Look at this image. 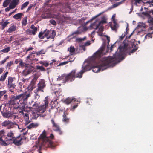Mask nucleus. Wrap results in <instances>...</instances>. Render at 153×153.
I'll return each mask as SVG.
<instances>
[{
	"label": "nucleus",
	"instance_id": "79ce46f5",
	"mask_svg": "<svg viewBox=\"0 0 153 153\" xmlns=\"http://www.w3.org/2000/svg\"><path fill=\"white\" fill-rule=\"evenodd\" d=\"M44 34V33L40 32L39 33V37L41 39H43L44 38V36H43V35Z\"/></svg>",
	"mask_w": 153,
	"mask_h": 153
},
{
	"label": "nucleus",
	"instance_id": "20e7f679",
	"mask_svg": "<svg viewBox=\"0 0 153 153\" xmlns=\"http://www.w3.org/2000/svg\"><path fill=\"white\" fill-rule=\"evenodd\" d=\"M44 103L42 105L39 106L38 105L35 103L34 104L32 107H29V108H32L34 109L33 111H35L40 114L44 113L46 110V108L48 105V102L46 100L44 101Z\"/></svg>",
	"mask_w": 153,
	"mask_h": 153
},
{
	"label": "nucleus",
	"instance_id": "f8f14e48",
	"mask_svg": "<svg viewBox=\"0 0 153 153\" xmlns=\"http://www.w3.org/2000/svg\"><path fill=\"white\" fill-rule=\"evenodd\" d=\"M4 133H5V132ZM4 135L5 137V138H4V139H5V140H4V141L5 142V141L11 140L12 141L13 140L15 137H14V134L12 131H10V132H8L7 134V137H6L4 134Z\"/></svg>",
	"mask_w": 153,
	"mask_h": 153
},
{
	"label": "nucleus",
	"instance_id": "6ab92c4d",
	"mask_svg": "<svg viewBox=\"0 0 153 153\" xmlns=\"http://www.w3.org/2000/svg\"><path fill=\"white\" fill-rule=\"evenodd\" d=\"M109 26L112 30H115V31L117 30V27L116 22H114L113 23V24L109 22Z\"/></svg>",
	"mask_w": 153,
	"mask_h": 153
},
{
	"label": "nucleus",
	"instance_id": "423d86ee",
	"mask_svg": "<svg viewBox=\"0 0 153 153\" xmlns=\"http://www.w3.org/2000/svg\"><path fill=\"white\" fill-rule=\"evenodd\" d=\"M25 107L22 106L21 107L18 106L16 108L18 109L19 114L20 115H23L24 117L26 120V123L27 124L30 123V121L29 120L28 114L26 112L25 108Z\"/></svg>",
	"mask_w": 153,
	"mask_h": 153
},
{
	"label": "nucleus",
	"instance_id": "c9c22d12",
	"mask_svg": "<svg viewBox=\"0 0 153 153\" xmlns=\"http://www.w3.org/2000/svg\"><path fill=\"white\" fill-rule=\"evenodd\" d=\"M35 54L37 55H40L41 54H45V52L43 50H42L36 52Z\"/></svg>",
	"mask_w": 153,
	"mask_h": 153
},
{
	"label": "nucleus",
	"instance_id": "c03bdc74",
	"mask_svg": "<svg viewBox=\"0 0 153 153\" xmlns=\"http://www.w3.org/2000/svg\"><path fill=\"white\" fill-rule=\"evenodd\" d=\"M6 92L7 91H0V99L1 98L2 96L6 93Z\"/></svg>",
	"mask_w": 153,
	"mask_h": 153
},
{
	"label": "nucleus",
	"instance_id": "ddd939ff",
	"mask_svg": "<svg viewBox=\"0 0 153 153\" xmlns=\"http://www.w3.org/2000/svg\"><path fill=\"white\" fill-rule=\"evenodd\" d=\"M96 22L92 24L90 26V27L97 30L99 28V30L100 32H102L103 30V27L102 25L96 24Z\"/></svg>",
	"mask_w": 153,
	"mask_h": 153
},
{
	"label": "nucleus",
	"instance_id": "37998d69",
	"mask_svg": "<svg viewBox=\"0 0 153 153\" xmlns=\"http://www.w3.org/2000/svg\"><path fill=\"white\" fill-rule=\"evenodd\" d=\"M37 69L42 71L45 70V68L42 66H37Z\"/></svg>",
	"mask_w": 153,
	"mask_h": 153
},
{
	"label": "nucleus",
	"instance_id": "ea45409f",
	"mask_svg": "<svg viewBox=\"0 0 153 153\" xmlns=\"http://www.w3.org/2000/svg\"><path fill=\"white\" fill-rule=\"evenodd\" d=\"M85 39H86V37H85L84 38H77L76 39V41L77 42H81L82 41L84 40Z\"/></svg>",
	"mask_w": 153,
	"mask_h": 153
},
{
	"label": "nucleus",
	"instance_id": "2f4dec72",
	"mask_svg": "<svg viewBox=\"0 0 153 153\" xmlns=\"http://www.w3.org/2000/svg\"><path fill=\"white\" fill-rule=\"evenodd\" d=\"M27 16L25 17L22 21V25L25 26L27 24Z\"/></svg>",
	"mask_w": 153,
	"mask_h": 153
},
{
	"label": "nucleus",
	"instance_id": "6e6d98bb",
	"mask_svg": "<svg viewBox=\"0 0 153 153\" xmlns=\"http://www.w3.org/2000/svg\"><path fill=\"white\" fill-rule=\"evenodd\" d=\"M4 116L6 117H9L10 116V114L9 113H5L4 114Z\"/></svg>",
	"mask_w": 153,
	"mask_h": 153
},
{
	"label": "nucleus",
	"instance_id": "7c9ffc66",
	"mask_svg": "<svg viewBox=\"0 0 153 153\" xmlns=\"http://www.w3.org/2000/svg\"><path fill=\"white\" fill-rule=\"evenodd\" d=\"M8 21L7 20L4 22H1V24L2 25V29H4L7 26V25L9 23L7 22Z\"/></svg>",
	"mask_w": 153,
	"mask_h": 153
},
{
	"label": "nucleus",
	"instance_id": "c756f323",
	"mask_svg": "<svg viewBox=\"0 0 153 153\" xmlns=\"http://www.w3.org/2000/svg\"><path fill=\"white\" fill-rule=\"evenodd\" d=\"M102 19L103 20L99 22L98 24L102 25L103 24L107 23L106 19H105L104 17H102Z\"/></svg>",
	"mask_w": 153,
	"mask_h": 153
},
{
	"label": "nucleus",
	"instance_id": "e433bc0d",
	"mask_svg": "<svg viewBox=\"0 0 153 153\" xmlns=\"http://www.w3.org/2000/svg\"><path fill=\"white\" fill-rule=\"evenodd\" d=\"M29 4V2L27 1L24 3L22 6L21 7V9L23 10L24 8L27 7V6Z\"/></svg>",
	"mask_w": 153,
	"mask_h": 153
},
{
	"label": "nucleus",
	"instance_id": "7ed1b4c3",
	"mask_svg": "<svg viewBox=\"0 0 153 153\" xmlns=\"http://www.w3.org/2000/svg\"><path fill=\"white\" fill-rule=\"evenodd\" d=\"M45 134V131L44 130L40 136V138L38 139V142L40 149L41 147L44 146L51 148L54 147L53 142L50 140L49 137H46Z\"/></svg>",
	"mask_w": 153,
	"mask_h": 153
},
{
	"label": "nucleus",
	"instance_id": "4468645a",
	"mask_svg": "<svg viewBox=\"0 0 153 153\" xmlns=\"http://www.w3.org/2000/svg\"><path fill=\"white\" fill-rule=\"evenodd\" d=\"M44 38L46 37L48 39L49 38L53 39L56 35V33L54 30H53L52 33V36H49V34L50 33V31L49 30H47V29L45 30L43 32Z\"/></svg>",
	"mask_w": 153,
	"mask_h": 153
},
{
	"label": "nucleus",
	"instance_id": "f257e3e1",
	"mask_svg": "<svg viewBox=\"0 0 153 153\" xmlns=\"http://www.w3.org/2000/svg\"><path fill=\"white\" fill-rule=\"evenodd\" d=\"M124 59V57L120 58L117 56H109L105 59L100 67L95 66L92 68L93 72L95 73L99 72L100 70L102 71L110 66H114L116 63L120 62Z\"/></svg>",
	"mask_w": 153,
	"mask_h": 153
},
{
	"label": "nucleus",
	"instance_id": "b1692460",
	"mask_svg": "<svg viewBox=\"0 0 153 153\" xmlns=\"http://www.w3.org/2000/svg\"><path fill=\"white\" fill-rule=\"evenodd\" d=\"M31 29L33 30L32 31L33 34L35 35L36 34V32L37 31V28L34 25H32L30 27Z\"/></svg>",
	"mask_w": 153,
	"mask_h": 153
},
{
	"label": "nucleus",
	"instance_id": "4d7b16f0",
	"mask_svg": "<svg viewBox=\"0 0 153 153\" xmlns=\"http://www.w3.org/2000/svg\"><path fill=\"white\" fill-rule=\"evenodd\" d=\"M142 14L146 16H148L149 15V14L147 12H143L142 13Z\"/></svg>",
	"mask_w": 153,
	"mask_h": 153
},
{
	"label": "nucleus",
	"instance_id": "aec40b11",
	"mask_svg": "<svg viewBox=\"0 0 153 153\" xmlns=\"http://www.w3.org/2000/svg\"><path fill=\"white\" fill-rule=\"evenodd\" d=\"M23 16V14L22 13H20L14 15L13 18L16 20L21 19L22 17Z\"/></svg>",
	"mask_w": 153,
	"mask_h": 153
},
{
	"label": "nucleus",
	"instance_id": "a211bd4d",
	"mask_svg": "<svg viewBox=\"0 0 153 153\" xmlns=\"http://www.w3.org/2000/svg\"><path fill=\"white\" fill-rule=\"evenodd\" d=\"M19 0H12L10 5L14 9L18 4Z\"/></svg>",
	"mask_w": 153,
	"mask_h": 153
},
{
	"label": "nucleus",
	"instance_id": "a19ab883",
	"mask_svg": "<svg viewBox=\"0 0 153 153\" xmlns=\"http://www.w3.org/2000/svg\"><path fill=\"white\" fill-rule=\"evenodd\" d=\"M32 31L31 30H30L29 29H27L26 31V33L27 34L31 35L33 34V33Z\"/></svg>",
	"mask_w": 153,
	"mask_h": 153
},
{
	"label": "nucleus",
	"instance_id": "2eb2a0df",
	"mask_svg": "<svg viewBox=\"0 0 153 153\" xmlns=\"http://www.w3.org/2000/svg\"><path fill=\"white\" fill-rule=\"evenodd\" d=\"M4 131L3 130H2L0 131V143L4 146H7V144L4 141V140H5L4 138H5L4 135Z\"/></svg>",
	"mask_w": 153,
	"mask_h": 153
},
{
	"label": "nucleus",
	"instance_id": "3c124183",
	"mask_svg": "<svg viewBox=\"0 0 153 153\" xmlns=\"http://www.w3.org/2000/svg\"><path fill=\"white\" fill-rule=\"evenodd\" d=\"M50 22L51 24H52L54 25H56V21L55 20H50Z\"/></svg>",
	"mask_w": 153,
	"mask_h": 153
},
{
	"label": "nucleus",
	"instance_id": "9b49d317",
	"mask_svg": "<svg viewBox=\"0 0 153 153\" xmlns=\"http://www.w3.org/2000/svg\"><path fill=\"white\" fill-rule=\"evenodd\" d=\"M15 78L11 77H9L8 79L7 87L9 88H14L15 85L14 82Z\"/></svg>",
	"mask_w": 153,
	"mask_h": 153
},
{
	"label": "nucleus",
	"instance_id": "bf43d9fd",
	"mask_svg": "<svg viewBox=\"0 0 153 153\" xmlns=\"http://www.w3.org/2000/svg\"><path fill=\"white\" fill-rule=\"evenodd\" d=\"M85 46L84 45H80V47L82 48V49L84 50V51H85Z\"/></svg>",
	"mask_w": 153,
	"mask_h": 153
},
{
	"label": "nucleus",
	"instance_id": "473e14b6",
	"mask_svg": "<svg viewBox=\"0 0 153 153\" xmlns=\"http://www.w3.org/2000/svg\"><path fill=\"white\" fill-rule=\"evenodd\" d=\"M75 48L73 46H71L68 49V51H69V52L71 53H74L75 51Z\"/></svg>",
	"mask_w": 153,
	"mask_h": 153
},
{
	"label": "nucleus",
	"instance_id": "8fccbe9b",
	"mask_svg": "<svg viewBox=\"0 0 153 153\" xmlns=\"http://www.w3.org/2000/svg\"><path fill=\"white\" fill-rule=\"evenodd\" d=\"M69 62H71L72 61H66V62H62V63L59 64L58 65V66H60L61 65H64L68 63Z\"/></svg>",
	"mask_w": 153,
	"mask_h": 153
},
{
	"label": "nucleus",
	"instance_id": "5fc2aeb1",
	"mask_svg": "<svg viewBox=\"0 0 153 153\" xmlns=\"http://www.w3.org/2000/svg\"><path fill=\"white\" fill-rule=\"evenodd\" d=\"M91 44L90 41H89L86 42L84 45L85 46H88L89 45Z\"/></svg>",
	"mask_w": 153,
	"mask_h": 153
},
{
	"label": "nucleus",
	"instance_id": "c85d7f7f",
	"mask_svg": "<svg viewBox=\"0 0 153 153\" xmlns=\"http://www.w3.org/2000/svg\"><path fill=\"white\" fill-rule=\"evenodd\" d=\"M11 0H5L3 3V6L4 7H7L10 2Z\"/></svg>",
	"mask_w": 153,
	"mask_h": 153
},
{
	"label": "nucleus",
	"instance_id": "f704fd0d",
	"mask_svg": "<svg viewBox=\"0 0 153 153\" xmlns=\"http://www.w3.org/2000/svg\"><path fill=\"white\" fill-rule=\"evenodd\" d=\"M53 130L54 131H57L60 129L57 125H53Z\"/></svg>",
	"mask_w": 153,
	"mask_h": 153
},
{
	"label": "nucleus",
	"instance_id": "39448f33",
	"mask_svg": "<svg viewBox=\"0 0 153 153\" xmlns=\"http://www.w3.org/2000/svg\"><path fill=\"white\" fill-rule=\"evenodd\" d=\"M85 72L84 70H82L80 72L76 74L75 70H73L65 76L64 82H66L69 79H71V81L72 79L74 80L75 78H81L82 77V75Z\"/></svg>",
	"mask_w": 153,
	"mask_h": 153
},
{
	"label": "nucleus",
	"instance_id": "a18cd8bd",
	"mask_svg": "<svg viewBox=\"0 0 153 153\" xmlns=\"http://www.w3.org/2000/svg\"><path fill=\"white\" fill-rule=\"evenodd\" d=\"M13 64V62H12L10 61L8 62L7 65V68H8L9 69H10V67L11 65Z\"/></svg>",
	"mask_w": 153,
	"mask_h": 153
},
{
	"label": "nucleus",
	"instance_id": "0e129e2a",
	"mask_svg": "<svg viewBox=\"0 0 153 153\" xmlns=\"http://www.w3.org/2000/svg\"><path fill=\"white\" fill-rule=\"evenodd\" d=\"M6 59H4V60L1 61V62H0V63H1V64H3L6 62Z\"/></svg>",
	"mask_w": 153,
	"mask_h": 153
},
{
	"label": "nucleus",
	"instance_id": "f3484780",
	"mask_svg": "<svg viewBox=\"0 0 153 153\" xmlns=\"http://www.w3.org/2000/svg\"><path fill=\"white\" fill-rule=\"evenodd\" d=\"M39 76V74L38 73H36L33 74V79L31 81V83L34 85L35 83Z\"/></svg>",
	"mask_w": 153,
	"mask_h": 153
},
{
	"label": "nucleus",
	"instance_id": "864d4df0",
	"mask_svg": "<svg viewBox=\"0 0 153 153\" xmlns=\"http://www.w3.org/2000/svg\"><path fill=\"white\" fill-rule=\"evenodd\" d=\"M38 125H29V126H28V128L29 129H30L33 127L36 128L37 126Z\"/></svg>",
	"mask_w": 153,
	"mask_h": 153
},
{
	"label": "nucleus",
	"instance_id": "e2e57ef3",
	"mask_svg": "<svg viewBox=\"0 0 153 153\" xmlns=\"http://www.w3.org/2000/svg\"><path fill=\"white\" fill-rule=\"evenodd\" d=\"M120 4V3H116V4H115L113 5V7H116L118 6Z\"/></svg>",
	"mask_w": 153,
	"mask_h": 153
},
{
	"label": "nucleus",
	"instance_id": "4c0bfd02",
	"mask_svg": "<svg viewBox=\"0 0 153 153\" xmlns=\"http://www.w3.org/2000/svg\"><path fill=\"white\" fill-rule=\"evenodd\" d=\"M4 124H16V123H13L9 120L5 121L4 122Z\"/></svg>",
	"mask_w": 153,
	"mask_h": 153
},
{
	"label": "nucleus",
	"instance_id": "412c9836",
	"mask_svg": "<svg viewBox=\"0 0 153 153\" xmlns=\"http://www.w3.org/2000/svg\"><path fill=\"white\" fill-rule=\"evenodd\" d=\"M16 28L15 26L14 25H13L12 26L9 28L7 32L9 33H11L13 32L14 31L16 30Z\"/></svg>",
	"mask_w": 153,
	"mask_h": 153
},
{
	"label": "nucleus",
	"instance_id": "6e6552de",
	"mask_svg": "<svg viewBox=\"0 0 153 153\" xmlns=\"http://www.w3.org/2000/svg\"><path fill=\"white\" fill-rule=\"evenodd\" d=\"M33 70V68L29 65L25 66V69L22 71V74L24 76L27 75L31 73Z\"/></svg>",
	"mask_w": 153,
	"mask_h": 153
},
{
	"label": "nucleus",
	"instance_id": "774afa93",
	"mask_svg": "<svg viewBox=\"0 0 153 153\" xmlns=\"http://www.w3.org/2000/svg\"><path fill=\"white\" fill-rule=\"evenodd\" d=\"M112 19L113 20V23L114 22H116L115 19V16L114 15H113L112 16Z\"/></svg>",
	"mask_w": 153,
	"mask_h": 153
},
{
	"label": "nucleus",
	"instance_id": "f03ea898",
	"mask_svg": "<svg viewBox=\"0 0 153 153\" xmlns=\"http://www.w3.org/2000/svg\"><path fill=\"white\" fill-rule=\"evenodd\" d=\"M30 97L29 92H25L11 98L8 102V104L13 105L19 104L24 105L27 103L28 100Z\"/></svg>",
	"mask_w": 153,
	"mask_h": 153
},
{
	"label": "nucleus",
	"instance_id": "680f3d73",
	"mask_svg": "<svg viewBox=\"0 0 153 153\" xmlns=\"http://www.w3.org/2000/svg\"><path fill=\"white\" fill-rule=\"evenodd\" d=\"M19 65L21 66H24V63L22 62V61L21 60L20 61V63L19 64Z\"/></svg>",
	"mask_w": 153,
	"mask_h": 153
},
{
	"label": "nucleus",
	"instance_id": "de8ad7c7",
	"mask_svg": "<svg viewBox=\"0 0 153 153\" xmlns=\"http://www.w3.org/2000/svg\"><path fill=\"white\" fill-rule=\"evenodd\" d=\"M152 33H148L145 36V39H146L147 38V37H148L149 38H152Z\"/></svg>",
	"mask_w": 153,
	"mask_h": 153
},
{
	"label": "nucleus",
	"instance_id": "052dcab7",
	"mask_svg": "<svg viewBox=\"0 0 153 153\" xmlns=\"http://www.w3.org/2000/svg\"><path fill=\"white\" fill-rule=\"evenodd\" d=\"M4 99L5 100H7L8 99V95L7 94H5L4 96Z\"/></svg>",
	"mask_w": 153,
	"mask_h": 153
},
{
	"label": "nucleus",
	"instance_id": "9d476101",
	"mask_svg": "<svg viewBox=\"0 0 153 153\" xmlns=\"http://www.w3.org/2000/svg\"><path fill=\"white\" fill-rule=\"evenodd\" d=\"M20 136L21 135L18 136L16 137H15L12 141L13 143L16 146H19L23 143V142L22 141V138H20Z\"/></svg>",
	"mask_w": 153,
	"mask_h": 153
},
{
	"label": "nucleus",
	"instance_id": "4be33fe9",
	"mask_svg": "<svg viewBox=\"0 0 153 153\" xmlns=\"http://www.w3.org/2000/svg\"><path fill=\"white\" fill-rule=\"evenodd\" d=\"M8 74V72H6L4 74L1 75L0 77V81H4L6 79L7 75Z\"/></svg>",
	"mask_w": 153,
	"mask_h": 153
},
{
	"label": "nucleus",
	"instance_id": "69168bd1",
	"mask_svg": "<svg viewBox=\"0 0 153 153\" xmlns=\"http://www.w3.org/2000/svg\"><path fill=\"white\" fill-rule=\"evenodd\" d=\"M54 137V136L53 134H50V136H49V138L51 139H53Z\"/></svg>",
	"mask_w": 153,
	"mask_h": 153
},
{
	"label": "nucleus",
	"instance_id": "72a5a7b5",
	"mask_svg": "<svg viewBox=\"0 0 153 153\" xmlns=\"http://www.w3.org/2000/svg\"><path fill=\"white\" fill-rule=\"evenodd\" d=\"M40 63L45 67H47L49 65V63L47 61H40Z\"/></svg>",
	"mask_w": 153,
	"mask_h": 153
},
{
	"label": "nucleus",
	"instance_id": "1a4fd4ad",
	"mask_svg": "<svg viewBox=\"0 0 153 153\" xmlns=\"http://www.w3.org/2000/svg\"><path fill=\"white\" fill-rule=\"evenodd\" d=\"M46 85L44 80H41L38 84V88L35 90L36 93L41 91L43 92V89L45 88Z\"/></svg>",
	"mask_w": 153,
	"mask_h": 153
},
{
	"label": "nucleus",
	"instance_id": "0eeeda50",
	"mask_svg": "<svg viewBox=\"0 0 153 153\" xmlns=\"http://www.w3.org/2000/svg\"><path fill=\"white\" fill-rule=\"evenodd\" d=\"M119 49L120 52V54L121 55L125 52L129 50L130 49L128 41L124 40L122 45L120 46L119 47Z\"/></svg>",
	"mask_w": 153,
	"mask_h": 153
},
{
	"label": "nucleus",
	"instance_id": "dca6fc26",
	"mask_svg": "<svg viewBox=\"0 0 153 153\" xmlns=\"http://www.w3.org/2000/svg\"><path fill=\"white\" fill-rule=\"evenodd\" d=\"M104 50L103 47L100 48L93 55V56L95 58L99 57L102 53Z\"/></svg>",
	"mask_w": 153,
	"mask_h": 153
},
{
	"label": "nucleus",
	"instance_id": "bb28decb",
	"mask_svg": "<svg viewBox=\"0 0 153 153\" xmlns=\"http://www.w3.org/2000/svg\"><path fill=\"white\" fill-rule=\"evenodd\" d=\"M65 76V74H63L61 76H58V78L57 79V80L58 81H60L61 80H62V79H63L64 78H65V76ZM65 80V79H64L63 80V82H64V81Z\"/></svg>",
	"mask_w": 153,
	"mask_h": 153
},
{
	"label": "nucleus",
	"instance_id": "49530a36",
	"mask_svg": "<svg viewBox=\"0 0 153 153\" xmlns=\"http://www.w3.org/2000/svg\"><path fill=\"white\" fill-rule=\"evenodd\" d=\"M148 22L153 24V18L151 17H149L148 20Z\"/></svg>",
	"mask_w": 153,
	"mask_h": 153
},
{
	"label": "nucleus",
	"instance_id": "cd10ccee",
	"mask_svg": "<svg viewBox=\"0 0 153 153\" xmlns=\"http://www.w3.org/2000/svg\"><path fill=\"white\" fill-rule=\"evenodd\" d=\"M32 112L31 116L33 118L36 119L38 117L39 114L37 113V112Z\"/></svg>",
	"mask_w": 153,
	"mask_h": 153
},
{
	"label": "nucleus",
	"instance_id": "13d9d810",
	"mask_svg": "<svg viewBox=\"0 0 153 153\" xmlns=\"http://www.w3.org/2000/svg\"><path fill=\"white\" fill-rule=\"evenodd\" d=\"M137 49V48L133 49V50L130 52L129 54L130 55V53H133L134 52H135Z\"/></svg>",
	"mask_w": 153,
	"mask_h": 153
},
{
	"label": "nucleus",
	"instance_id": "338daca9",
	"mask_svg": "<svg viewBox=\"0 0 153 153\" xmlns=\"http://www.w3.org/2000/svg\"><path fill=\"white\" fill-rule=\"evenodd\" d=\"M33 6V5H30V6H29L27 10V11H28L30 10L32 8Z\"/></svg>",
	"mask_w": 153,
	"mask_h": 153
},
{
	"label": "nucleus",
	"instance_id": "393cba45",
	"mask_svg": "<svg viewBox=\"0 0 153 153\" xmlns=\"http://www.w3.org/2000/svg\"><path fill=\"white\" fill-rule=\"evenodd\" d=\"M67 114L64 112V114L63 115V118L62 120V121L64 122H68L69 121V119L66 116V114Z\"/></svg>",
	"mask_w": 153,
	"mask_h": 153
},
{
	"label": "nucleus",
	"instance_id": "58836bf2",
	"mask_svg": "<svg viewBox=\"0 0 153 153\" xmlns=\"http://www.w3.org/2000/svg\"><path fill=\"white\" fill-rule=\"evenodd\" d=\"M10 50V48L9 47H7L6 48H5L2 50H1V51L3 52L4 53H7Z\"/></svg>",
	"mask_w": 153,
	"mask_h": 153
},
{
	"label": "nucleus",
	"instance_id": "603ef678",
	"mask_svg": "<svg viewBox=\"0 0 153 153\" xmlns=\"http://www.w3.org/2000/svg\"><path fill=\"white\" fill-rule=\"evenodd\" d=\"M13 9L10 5H9V7H7L5 9L6 11H9V10L11 9Z\"/></svg>",
	"mask_w": 153,
	"mask_h": 153
},
{
	"label": "nucleus",
	"instance_id": "a878e982",
	"mask_svg": "<svg viewBox=\"0 0 153 153\" xmlns=\"http://www.w3.org/2000/svg\"><path fill=\"white\" fill-rule=\"evenodd\" d=\"M27 131H26L25 133H23L22 134H21V136H20V138H22V141L23 140H26L27 138L26 136H25V135H26V134L27 133Z\"/></svg>",
	"mask_w": 153,
	"mask_h": 153
},
{
	"label": "nucleus",
	"instance_id": "09e8293b",
	"mask_svg": "<svg viewBox=\"0 0 153 153\" xmlns=\"http://www.w3.org/2000/svg\"><path fill=\"white\" fill-rule=\"evenodd\" d=\"M145 25L143 23H140L138 26V28H141L142 27H143L144 28H145Z\"/></svg>",
	"mask_w": 153,
	"mask_h": 153
},
{
	"label": "nucleus",
	"instance_id": "5701e85b",
	"mask_svg": "<svg viewBox=\"0 0 153 153\" xmlns=\"http://www.w3.org/2000/svg\"><path fill=\"white\" fill-rule=\"evenodd\" d=\"M72 100H74V101H76V100L74 98L71 99L68 98L64 102L66 104H69L71 103Z\"/></svg>",
	"mask_w": 153,
	"mask_h": 153
}]
</instances>
